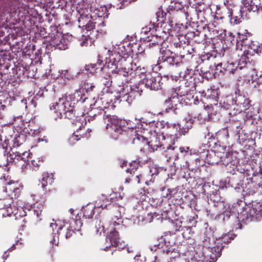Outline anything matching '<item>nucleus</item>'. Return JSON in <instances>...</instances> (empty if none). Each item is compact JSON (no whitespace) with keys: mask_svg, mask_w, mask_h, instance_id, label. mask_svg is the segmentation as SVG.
<instances>
[{"mask_svg":"<svg viewBox=\"0 0 262 262\" xmlns=\"http://www.w3.org/2000/svg\"><path fill=\"white\" fill-rule=\"evenodd\" d=\"M139 47V44L134 42L117 45L105 64L98 61L96 64L87 66L85 70H90L91 73L103 71L108 75L110 78L117 75L125 77L138 76L141 78V75L147 73L146 69L137 66L129 56V54L135 52Z\"/></svg>","mask_w":262,"mask_h":262,"instance_id":"1","label":"nucleus"},{"mask_svg":"<svg viewBox=\"0 0 262 262\" xmlns=\"http://www.w3.org/2000/svg\"><path fill=\"white\" fill-rule=\"evenodd\" d=\"M87 99L85 95L81 91H76L70 95L64 94L52 103L50 110H55L57 118H62L73 119L75 116V107L76 103H83Z\"/></svg>","mask_w":262,"mask_h":262,"instance_id":"2","label":"nucleus"},{"mask_svg":"<svg viewBox=\"0 0 262 262\" xmlns=\"http://www.w3.org/2000/svg\"><path fill=\"white\" fill-rule=\"evenodd\" d=\"M215 228L207 227L203 234L200 235V244L194 248L193 257L199 262H216L214 259L215 251L213 250L215 240L213 238Z\"/></svg>","mask_w":262,"mask_h":262,"instance_id":"3","label":"nucleus"},{"mask_svg":"<svg viewBox=\"0 0 262 262\" xmlns=\"http://www.w3.org/2000/svg\"><path fill=\"white\" fill-rule=\"evenodd\" d=\"M204 154L208 164L224 165L229 173H235L239 163V159L231 152L204 150Z\"/></svg>","mask_w":262,"mask_h":262,"instance_id":"4","label":"nucleus"},{"mask_svg":"<svg viewBox=\"0 0 262 262\" xmlns=\"http://www.w3.org/2000/svg\"><path fill=\"white\" fill-rule=\"evenodd\" d=\"M161 29L155 23L150 22L146 27L142 28L141 30V40L145 43H148L147 47L159 49L163 48L161 46L164 42V38L159 35Z\"/></svg>","mask_w":262,"mask_h":262,"instance_id":"5","label":"nucleus"},{"mask_svg":"<svg viewBox=\"0 0 262 262\" xmlns=\"http://www.w3.org/2000/svg\"><path fill=\"white\" fill-rule=\"evenodd\" d=\"M190 0H170L171 4L169 5L167 8V12H165L163 11L156 12V15L159 20V18H165L164 20L167 19L170 20L172 18V16L176 13H180L182 16L185 18L186 19H188V13L191 12L189 11V6L190 5ZM164 21L162 20L161 21Z\"/></svg>","mask_w":262,"mask_h":262,"instance_id":"6","label":"nucleus"},{"mask_svg":"<svg viewBox=\"0 0 262 262\" xmlns=\"http://www.w3.org/2000/svg\"><path fill=\"white\" fill-rule=\"evenodd\" d=\"M108 119L110 123H107L106 128L113 139H118L119 135L124 132H126L127 129H132L131 132L135 133L134 136L138 134L137 125L135 124H132L130 121L127 122L125 120L120 119L117 116L114 115L110 116Z\"/></svg>","mask_w":262,"mask_h":262,"instance_id":"7","label":"nucleus"},{"mask_svg":"<svg viewBox=\"0 0 262 262\" xmlns=\"http://www.w3.org/2000/svg\"><path fill=\"white\" fill-rule=\"evenodd\" d=\"M258 169V171H257L249 164L241 165L239 163L236 170L239 171L241 174H243L244 177H247L248 184L250 182L262 189V168L259 166Z\"/></svg>","mask_w":262,"mask_h":262,"instance_id":"8","label":"nucleus"},{"mask_svg":"<svg viewBox=\"0 0 262 262\" xmlns=\"http://www.w3.org/2000/svg\"><path fill=\"white\" fill-rule=\"evenodd\" d=\"M158 62L163 63V66L172 68L179 67L183 63L181 56H179L175 51H171L167 48L160 49Z\"/></svg>","mask_w":262,"mask_h":262,"instance_id":"9","label":"nucleus"},{"mask_svg":"<svg viewBox=\"0 0 262 262\" xmlns=\"http://www.w3.org/2000/svg\"><path fill=\"white\" fill-rule=\"evenodd\" d=\"M113 213H114V217L111 218V220L109 221V224L105 223L100 224V223L98 225H96V233L97 234H101V233L104 232L105 229L108 228V224L111 227L113 228L116 226L123 227L121 224L122 221L121 217L123 214H124L125 209L122 206H113Z\"/></svg>","mask_w":262,"mask_h":262,"instance_id":"10","label":"nucleus"},{"mask_svg":"<svg viewBox=\"0 0 262 262\" xmlns=\"http://www.w3.org/2000/svg\"><path fill=\"white\" fill-rule=\"evenodd\" d=\"M72 38V35L69 33L62 35L57 31L56 34L51 36L48 46L53 47L55 49L64 50L68 48Z\"/></svg>","mask_w":262,"mask_h":262,"instance_id":"11","label":"nucleus"},{"mask_svg":"<svg viewBox=\"0 0 262 262\" xmlns=\"http://www.w3.org/2000/svg\"><path fill=\"white\" fill-rule=\"evenodd\" d=\"M1 180L5 182V187L3 188V191L13 199L17 198L20 194L23 189V185L17 181L11 180L8 175L4 174L1 177Z\"/></svg>","mask_w":262,"mask_h":262,"instance_id":"12","label":"nucleus"},{"mask_svg":"<svg viewBox=\"0 0 262 262\" xmlns=\"http://www.w3.org/2000/svg\"><path fill=\"white\" fill-rule=\"evenodd\" d=\"M173 44L175 48L174 51L179 56H181L182 61L186 55L192 56L191 54L193 53L194 49L188 41L184 40L183 36L174 38Z\"/></svg>","mask_w":262,"mask_h":262,"instance_id":"13","label":"nucleus"},{"mask_svg":"<svg viewBox=\"0 0 262 262\" xmlns=\"http://www.w3.org/2000/svg\"><path fill=\"white\" fill-rule=\"evenodd\" d=\"M235 235L234 234L228 232L227 233H223L221 236L216 238L215 239L214 246L213 248V250L215 251V255L214 259L217 260L219 257L222 255V251L223 249L228 244L231 240H233Z\"/></svg>","mask_w":262,"mask_h":262,"instance_id":"14","label":"nucleus"},{"mask_svg":"<svg viewBox=\"0 0 262 262\" xmlns=\"http://www.w3.org/2000/svg\"><path fill=\"white\" fill-rule=\"evenodd\" d=\"M30 153L27 151L20 152L12 149L7 157L9 162L20 166L21 169L25 168L28 163Z\"/></svg>","mask_w":262,"mask_h":262,"instance_id":"15","label":"nucleus"},{"mask_svg":"<svg viewBox=\"0 0 262 262\" xmlns=\"http://www.w3.org/2000/svg\"><path fill=\"white\" fill-rule=\"evenodd\" d=\"M96 22H94L93 20H89L85 25H83V26L85 27L86 30V35H82V41L80 42L81 46H87L88 45V38L91 39H94L97 38L99 36V33L102 34L105 33V30L100 29L99 31L98 29H96L95 24Z\"/></svg>","mask_w":262,"mask_h":262,"instance_id":"16","label":"nucleus"},{"mask_svg":"<svg viewBox=\"0 0 262 262\" xmlns=\"http://www.w3.org/2000/svg\"><path fill=\"white\" fill-rule=\"evenodd\" d=\"M164 138L163 134L154 136L150 141H148L147 139L143 136L139 134L135 135V137L133 138V142L137 143L138 142L141 141L143 144H147L150 146L151 148L153 150H159L160 151L161 139Z\"/></svg>","mask_w":262,"mask_h":262,"instance_id":"17","label":"nucleus"},{"mask_svg":"<svg viewBox=\"0 0 262 262\" xmlns=\"http://www.w3.org/2000/svg\"><path fill=\"white\" fill-rule=\"evenodd\" d=\"M96 63H91L89 64H86L83 69H80L78 72L77 73L76 75H75L72 74L71 72L67 70H61L59 71V77L62 79L65 82H67L68 81H70L73 80L75 77H77L78 78H84L86 76L89 75V74H94V73H99V72H94L91 73L90 70H85L86 67L87 66L92 65V64H96Z\"/></svg>","mask_w":262,"mask_h":262,"instance_id":"18","label":"nucleus"},{"mask_svg":"<svg viewBox=\"0 0 262 262\" xmlns=\"http://www.w3.org/2000/svg\"><path fill=\"white\" fill-rule=\"evenodd\" d=\"M234 95L236 106L239 109V112L237 113L245 112L250 108L251 101L245 96L243 92L236 89L234 92Z\"/></svg>","mask_w":262,"mask_h":262,"instance_id":"19","label":"nucleus"},{"mask_svg":"<svg viewBox=\"0 0 262 262\" xmlns=\"http://www.w3.org/2000/svg\"><path fill=\"white\" fill-rule=\"evenodd\" d=\"M235 1L231 2V9L230 23L233 24H238L242 22L243 19L247 17V12L244 11L242 6H239L235 4Z\"/></svg>","mask_w":262,"mask_h":262,"instance_id":"20","label":"nucleus"},{"mask_svg":"<svg viewBox=\"0 0 262 262\" xmlns=\"http://www.w3.org/2000/svg\"><path fill=\"white\" fill-rule=\"evenodd\" d=\"M219 107L229 110V114L231 115H235L239 112V109L236 106L234 93L224 97L220 100Z\"/></svg>","mask_w":262,"mask_h":262,"instance_id":"21","label":"nucleus"},{"mask_svg":"<svg viewBox=\"0 0 262 262\" xmlns=\"http://www.w3.org/2000/svg\"><path fill=\"white\" fill-rule=\"evenodd\" d=\"M52 221L53 222L50 224V228L52 229L53 231V238L51 241V242H52L53 244L57 245L58 243L59 236L60 235H62L66 238H70L74 232L73 228H70V229L68 228L67 229V231H66V233L64 232H63V233H61L60 231H61L63 229V227L62 225H59L57 228L56 232H55V229L57 228V224L56 223L54 220H53Z\"/></svg>","mask_w":262,"mask_h":262,"instance_id":"22","label":"nucleus"},{"mask_svg":"<svg viewBox=\"0 0 262 262\" xmlns=\"http://www.w3.org/2000/svg\"><path fill=\"white\" fill-rule=\"evenodd\" d=\"M142 83L150 90L157 91L161 89L160 78L155 76V73L148 72L142 79Z\"/></svg>","mask_w":262,"mask_h":262,"instance_id":"23","label":"nucleus"},{"mask_svg":"<svg viewBox=\"0 0 262 262\" xmlns=\"http://www.w3.org/2000/svg\"><path fill=\"white\" fill-rule=\"evenodd\" d=\"M214 67L215 70L219 71L221 73L226 72L233 74L239 70L236 61H230L227 62H219L217 63L215 62Z\"/></svg>","mask_w":262,"mask_h":262,"instance_id":"24","label":"nucleus"},{"mask_svg":"<svg viewBox=\"0 0 262 262\" xmlns=\"http://www.w3.org/2000/svg\"><path fill=\"white\" fill-rule=\"evenodd\" d=\"M135 98L136 95H134L128 85H124L121 88L116 97L117 100H120V102H126L129 105L132 104Z\"/></svg>","mask_w":262,"mask_h":262,"instance_id":"25","label":"nucleus"},{"mask_svg":"<svg viewBox=\"0 0 262 262\" xmlns=\"http://www.w3.org/2000/svg\"><path fill=\"white\" fill-rule=\"evenodd\" d=\"M106 113V112H104L101 108L99 109L90 105L89 112H88L87 119L85 120V121H88V122H91L95 120H99L100 119H103L105 120V122L107 121V123H110V121H108V118L111 116V115H107L106 118H104V115Z\"/></svg>","mask_w":262,"mask_h":262,"instance_id":"26","label":"nucleus"},{"mask_svg":"<svg viewBox=\"0 0 262 262\" xmlns=\"http://www.w3.org/2000/svg\"><path fill=\"white\" fill-rule=\"evenodd\" d=\"M179 151L181 153L189 152L190 154H192L191 149H189L188 147H178L177 146L173 145L164 152H166L165 156L167 158V161L171 160H177L178 158Z\"/></svg>","mask_w":262,"mask_h":262,"instance_id":"27","label":"nucleus"},{"mask_svg":"<svg viewBox=\"0 0 262 262\" xmlns=\"http://www.w3.org/2000/svg\"><path fill=\"white\" fill-rule=\"evenodd\" d=\"M166 136L174 139L178 138L180 135V126L179 123L166 122L163 125Z\"/></svg>","mask_w":262,"mask_h":262,"instance_id":"28","label":"nucleus"},{"mask_svg":"<svg viewBox=\"0 0 262 262\" xmlns=\"http://www.w3.org/2000/svg\"><path fill=\"white\" fill-rule=\"evenodd\" d=\"M111 227L109 226L110 231L107 233L106 236V246L104 248L105 251H107L108 248L113 247L114 245H116L118 241H121L118 235V232L117 230L118 228H114V227L112 228Z\"/></svg>","mask_w":262,"mask_h":262,"instance_id":"29","label":"nucleus"},{"mask_svg":"<svg viewBox=\"0 0 262 262\" xmlns=\"http://www.w3.org/2000/svg\"><path fill=\"white\" fill-rule=\"evenodd\" d=\"M241 6L247 12V15L248 12H256L260 8L262 9V5L259 0H242Z\"/></svg>","mask_w":262,"mask_h":262,"instance_id":"30","label":"nucleus"},{"mask_svg":"<svg viewBox=\"0 0 262 262\" xmlns=\"http://www.w3.org/2000/svg\"><path fill=\"white\" fill-rule=\"evenodd\" d=\"M237 172L239 173V171L236 170L235 173H231L232 174V176L228 178V183L226 187H231L233 188L237 191H239L241 188H242V183L241 176H237Z\"/></svg>","mask_w":262,"mask_h":262,"instance_id":"31","label":"nucleus"},{"mask_svg":"<svg viewBox=\"0 0 262 262\" xmlns=\"http://www.w3.org/2000/svg\"><path fill=\"white\" fill-rule=\"evenodd\" d=\"M243 52L239 54L238 53L239 58L237 62L239 70H242L246 67L247 65L250 64L253 61L252 56L250 55L251 53H250L249 50H242Z\"/></svg>","mask_w":262,"mask_h":262,"instance_id":"32","label":"nucleus"},{"mask_svg":"<svg viewBox=\"0 0 262 262\" xmlns=\"http://www.w3.org/2000/svg\"><path fill=\"white\" fill-rule=\"evenodd\" d=\"M90 105L93 106V107H95V108H101L106 112V110L109 109L110 108L112 109L114 107L112 101H108L105 96L97 98L95 102Z\"/></svg>","mask_w":262,"mask_h":262,"instance_id":"33","label":"nucleus"},{"mask_svg":"<svg viewBox=\"0 0 262 262\" xmlns=\"http://www.w3.org/2000/svg\"><path fill=\"white\" fill-rule=\"evenodd\" d=\"M205 10V5L203 2L196 3L192 6H189V11L191 12L188 13V20H191L192 17L195 15L198 17L200 15L203 14Z\"/></svg>","mask_w":262,"mask_h":262,"instance_id":"34","label":"nucleus"},{"mask_svg":"<svg viewBox=\"0 0 262 262\" xmlns=\"http://www.w3.org/2000/svg\"><path fill=\"white\" fill-rule=\"evenodd\" d=\"M226 2L224 3V6L221 9L217 10L216 13V17L217 19H223L228 18L230 20V17H231V2Z\"/></svg>","mask_w":262,"mask_h":262,"instance_id":"35","label":"nucleus"},{"mask_svg":"<svg viewBox=\"0 0 262 262\" xmlns=\"http://www.w3.org/2000/svg\"><path fill=\"white\" fill-rule=\"evenodd\" d=\"M234 135L235 137L236 138L237 142L241 145H243L247 141L249 142L250 140H252L250 135L246 133L241 126L236 127Z\"/></svg>","mask_w":262,"mask_h":262,"instance_id":"36","label":"nucleus"},{"mask_svg":"<svg viewBox=\"0 0 262 262\" xmlns=\"http://www.w3.org/2000/svg\"><path fill=\"white\" fill-rule=\"evenodd\" d=\"M216 137L218 142L222 144V145L220 144H219L220 147L222 149L225 150L227 148V144L229 139V130L228 128L224 127L219 130L216 133Z\"/></svg>","mask_w":262,"mask_h":262,"instance_id":"37","label":"nucleus"},{"mask_svg":"<svg viewBox=\"0 0 262 262\" xmlns=\"http://www.w3.org/2000/svg\"><path fill=\"white\" fill-rule=\"evenodd\" d=\"M113 200L112 198H108L106 196L102 194L101 196H99L95 201V204L94 206H95L96 210L99 213L100 208L103 209L111 205Z\"/></svg>","mask_w":262,"mask_h":262,"instance_id":"38","label":"nucleus"},{"mask_svg":"<svg viewBox=\"0 0 262 262\" xmlns=\"http://www.w3.org/2000/svg\"><path fill=\"white\" fill-rule=\"evenodd\" d=\"M195 88V82L190 80V82H185L184 85L180 86L175 92L179 96L182 97L184 95L193 91Z\"/></svg>","mask_w":262,"mask_h":262,"instance_id":"39","label":"nucleus"},{"mask_svg":"<svg viewBox=\"0 0 262 262\" xmlns=\"http://www.w3.org/2000/svg\"><path fill=\"white\" fill-rule=\"evenodd\" d=\"M181 97L174 92L169 98L165 100V103L169 107V109H177L179 104L181 105Z\"/></svg>","mask_w":262,"mask_h":262,"instance_id":"40","label":"nucleus"},{"mask_svg":"<svg viewBox=\"0 0 262 262\" xmlns=\"http://www.w3.org/2000/svg\"><path fill=\"white\" fill-rule=\"evenodd\" d=\"M205 95L208 99L213 102L214 105H217L216 102L218 101L219 98L220 91L219 89L216 88L214 86L211 87L210 89H208Z\"/></svg>","mask_w":262,"mask_h":262,"instance_id":"41","label":"nucleus"},{"mask_svg":"<svg viewBox=\"0 0 262 262\" xmlns=\"http://www.w3.org/2000/svg\"><path fill=\"white\" fill-rule=\"evenodd\" d=\"M238 219L239 221H242L245 223H247L253 220L254 219L251 207H247L243 210L242 211L238 214Z\"/></svg>","mask_w":262,"mask_h":262,"instance_id":"42","label":"nucleus"},{"mask_svg":"<svg viewBox=\"0 0 262 262\" xmlns=\"http://www.w3.org/2000/svg\"><path fill=\"white\" fill-rule=\"evenodd\" d=\"M160 151H165L175 144V139L166 135L161 139Z\"/></svg>","mask_w":262,"mask_h":262,"instance_id":"43","label":"nucleus"},{"mask_svg":"<svg viewBox=\"0 0 262 262\" xmlns=\"http://www.w3.org/2000/svg\"><path fill=\"white\" fill-rule=\"evenodd\" d=\"M251 210L254 219L259 221L262 220V202H253L251 207Z\"/></svg>","mask_w":262,"mask_h":262,"instance_id":"44","label":"nucleus"},{"mask_svg":"<svg viewBox=\"0 0 262 262\" xmlns=\"http://www.w3.org/2000/svg\"><path fill=\"white\" fill-rule=\"evenodd\" d=\"M181 100V105H191V104H196L198 100H195L194 97L193 91L187 94L182 97L180 99Z\"/></svg>","mask_w":262,"mask_h":262,"instance_id":"45","label":"nucleus"},{"mask_svg":"<svg viewBox=\"0 0 262 262\" xmlns=\"http://www.w3.org/2000/svg\"><path fill=\"white\" fill-rule=\"evenodd\" d=\"M96 210L95 206L92 204H89L83 207L82 211L83 216L85 219H92L94 215V210Z\"/></svg>","mask_w":262,"mask_h":262,"instance_id":"46","label":"nucleus"},{"mask_svg":"<svg viewBox=\"0 0 262 262\" xmlns=\"http://www.w3.org/2000/svg\"><path fill=\"white\" fill-rule=\"evenodd\" d=\"M145 180H147L146 185H150L153 183L156 176L159 173L158 170L156 168L150 169L149 172H144Z\"/></svg>","mask_w":262,"mask_h":262,"instance_id":"47","label":"nucleus"},{"mask_svg":"<svg viewBox=\"0 0 262 262\" xmlns=\"http://www.w3.org/2000/svg\"><path fill=\"white\" fill-rule=\"evenodd\" d=\"M192 121L191 119L185 120L179 123L180 126V135H184L185 134L188 132L190 128L192 127Z\"/></svg>","mask_w":262,"mask_h":262,"instance_id":"48","label":"nucleus"},{"mask_svg":"<svg viewBox=\"0 0 262 262\" xmlns=\"http://www.w3.org/2000/svg\"><path fill=\"white\" fill-rule=\"evenodd\" d=\"M233 213V211L232 209L230 208V207H228L227 209H226L223 212L217 215V217L219 219H222L223 222L226 224V223H228V222L230 221Z\"/></svg>","mask_w":262,"mask_h":262,"instance_id":"49","label":"nucleus"},{"mask_svg":"<svg viewBox=\"0 0 262 262\" xmlns=\"http://www.w3.org/2000/svg\"><path fill=\"white\" fill-rule=\"evenodd\" d=\"M238 39L235 41L233 40V42L231 41L232 44L235 42L236 43L237 49L239 48L241 46V49H243L244 47H246L248 45V42H250V40H248L247 36L243 34H238Z\"/></svg>","mask_w":262,"mask_h":262,"instance_id":"50","label":"nucleus"},{"mask_svg":"<svg viewBox=\"0 0 262 262\" xmlns=\"http://www.w3.org/2000/svg\"><path fill=\"white\" fill-rule=\"evenodd\" d=\"M180 76L182 77L186 82L189 83L190 80L194 81V78L193 76L194 75V71L191 69H186L184 72H181L180 73Z\"/></svg>","mask_w":262,"mask_h":262,"instance_id":"51","label":"nucleus"},{"mask_svg":"<svg viewBox=\"0 0 262 262\" xmlns=\"http://www.w3.org/2000/svg\"><path fill=\"white\" fill-rule=\"evenodd\" d=\"M54 179L52 174L49 175L48 173H44L41 181H40L39 185H41V187L45 189L46 186L48 185H51Z\"/></svg>","mask_w":262,"mask_h":262,"instance_id":"52","label":"nucleus"},{"mask_svg":"<svg viewBox=\"0 0 262 262\" xmlns=\"http://www.w3.org/2000/svg\"><path fill=\"white\" fill-rule=\"evenodd\" d=\"M182 229L181 234L184 238L186 239H189L191 238L194 234V231L192 227H189L185 226Z\"/></svg>","mask_w":262,"mask_h":262,"instance_id":"53","label":"nucleus"},{"mask_svg":"<svg viewBox=\"0 0 262 262\" xmlns=\"http://www.w3.org/2000/svg\"><path fill=\"white\" fill-rule=\"evenodd\" d=\"M132 180L133 182L138 184H146V183H147V180L145 179L144 172L136 175L133 174L132 175Z\"/></svg>","mask_w":262,"mask_h":262,"instance_id":"54","label":"nucleus"},{"mask_svg":"<svg viewBox=\"0 0 262 262\" xmlns=\"http://www.w3.org/2000/svg\"><path fill=\"white\" fill-rule=\"evenodd\" d=\"M249 50L250 53H252L250 54V55L253 56V54L255 53L258 52V46L255 44L253 41L248 42V45L246 47H244L243 49H241V51L242 50Z\"/></svg>","mask_w":262,"mask_h":262,"instance_id":"55","label":"nucleus"},{"mask_svg":"<svg viewBox=\"0 0 262 262\" xmlns=\"http://www.w3.org/2000/svg\"><path fill=\"white\" fill-rule=\"evenodd\" d=\"M208 198L213 204L222 201L220 192L219 191L216 190L212 191V193H210L209 196L208 195Z\"/></svg>","mask_w":262,"mask_h":262,"instance_id":"56","label":"nucleus"},{"mask_svg":"<svg viewBox=\"0 0 262 262\" xmlns=\"http://www.w3.org/2000/svg\"><path fill=\"white\" fill-rule=\"evenodd\" d=\"M143 118H141V119H139V121L141 122H143L146 125H148L149 126L153 127L154 129L155 128H159L162 125H163V124L161 121L155 120H152L151 121L148 120L144 121L143 120Z\"/></svg>","mask_w":262,"mask_h":262,"instance_id":"57","label":"nucleus"},{"mask_svg":"<svg viewBox=\"0 0 262 262\" xmlns=\"http://www.w3.org/2000/svg\"><path fill=\"white\" fill-rule=\"evenodd\" d=\"M70 228H73L74 230L79 231L82 225V223L80 220L71 219L70 222Z\"/></svg>","mask_w":262,"mask_h":262,"instance_id":"58","label":"nucleus"},{"mask_svg":"<svg viewBox=\"0 0 262 262\" xmlns=\"http://www.w3.org/2000/svg\"><path fill=\"white\" fill-rule=\"evenodd\" d=\"M5 207L6 208V211H7V215H8L9 216H10L12 214L16 215L19 209H23L20 206L16 207L13 206L12 207V205L11 204H9V206L6 205Z\"/></svg>","mask_w":262,"mask_h":262,"instance_id":"59","label":"nucleus"},{"mask_svg":"<svg viewBox=\"0 0 262 262\" xmlns=\"http://www.w3.org/2000/svg\"><path fill=\"white\" fill-rule=\"evenodd\" d=\"M213 206L217 208V210L221 212V213L223 212L226 209H227L228 206L227 204L223 200L221 201H219L214 204H213Z\"/></svg>","mask_w":262,"mask_h":262,"instance_id":"60","label":"nucleus"},{"mask_svg":"<svg viewBox=\"0 0 262 262\" xmlns=\"http://www.w3.org/2000/svg\"><path fill=\"white\" fill-rule=\"evenodd\" d=\"M139 163L137 161H133L129 163V168L126 169L127 172H130V174L135 173V171L138 169Z\"/></svg>","mask_w":262,"mask_h":262,"instance_id":"61","label":"nucleus"},{"mask_svg":"<svg viewBox=\"0 0 262 262\" xmlns=\"http://www.w3.org/2000/svg\"><path fill=\"white\" fill-rule=\"evenodd\" d=\"M195 162L196 164V167H197L198 168L201 166H203L205 164V163L207 162L205 154L203 152L200 157L195 158Z\"/></svg>","mask_w":262,"mask_h":262,"instance_id":"62","label":"nucleus"},{"mask_svg":"<svg viewBox=\"0 0 262 262\" xmlns=\"http://www.w3.org/2000/svg\"><path fill=\"white\" fill-rule=\"evenodd\" d=\"M172 226L173 229L176 231H179L182 232V229H183V227H185V224L184 223H183L182 221L179 220H176L174 222L172 223Z\"/></svg>","mask_w":262,"mask_h":262,"instance_id":"63","label":"nucleus"},{"mask_svg":"<svg viewBox=\"0 0 262 262\" xmlns=\"http://www.w3.org/2000/svg\"><path fill=\"white\" fill-rule=\"evenodd\" d=\"M130 91L133 92L134 95L137 96H140L141 95V93L142 92V90L140 88V85H134L133 86H130Z\"/></svg>","mask_w":262,"mask_h":262,"instance_id":"64","label":"nucleus"}]
</instances>
